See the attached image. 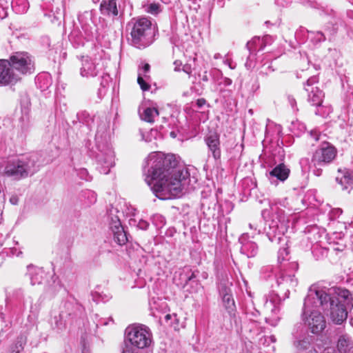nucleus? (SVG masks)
Returning <instances> with one entry per match:
<instances>
[{
  "mask_svg": "<svg viewBox=\"0 0 353 353\" xmlns=\"http://www.w3.org/2000/svg\"><path fill=\"white\" fill-rule=\"evenodd\" d=\"M122 353H139L137 351H135L132 349V347H130V345L126 343L125 345V347L123 350Z\"/></svg>",
  "mask_w": 353,
  "mask_h": 353,
  "instance_id": "a18cd8bd",
  "label": "nucleus"
},
{
  "mask_svg": "<svg viewBox=\"0 0 353 353\" xmlns=\"http://www.w3.org/2000/svg\"><path fill=\"white\" fill-rule=\"evenodd\" d=\"M207 101L203 98L198 99L196 101V105L198 108L201 109L205 105H206Z\"/></svg>",
  "mask_w": 353,
  "mask_h": 353,
  "instance_id": "37998d69",
  "label": "nucleus"
},
{
  "mask_svg": "<svg viewBox=\"0 0 353 353\" xmlns=\"http://www.w3.org/2000/svg\"><path fill=\"white\" fill-rule=\"evenodd\" d=\"M278 263L279 270L281 271L283 274H285L288 269L292 272H296L298 270V263L296 261H289V251L287 248H282L279 250Z\"/></svg>",
  "mask_w": 353,
  "mask_h": 353,
  "instance_id": "f3484780",
  "label": "nucleus"
},
{
  "mask_svg": "<svg viewBox=\"0 0 353 353\" xmlns=\"http://www.w3.org/2000/svg\"><path fill=\"white\" fill-rule=\"evenodd\" d=\"M102 66L88 57H83L80 74L83 77H94L100 74Z\"/></svg>",
  "mask_w": 353,
  "mask_h": 353,
  "instance_id": "dca6fc26",
  "label": "nucleus"
},
{
  "mask_svg": "<svg viewBox=\"0 0 353 353\" xmlns=\"http://www.w3.org/2000/svg\"><path fill=\"white\" fill-rule=\"evenodd\" d=\"M19 199L17 196H12L10 199V202L12 205H17L18 203Z\"/></svg>",
  "mask_w": 353,
  "mask_h": 353,
  "instance_id": "8fccbe9b",
  "label": "nucleus"
},
{
  "mask_svg": "<svg viewBox=\"0 0 353 353\" xmlns=\"http://www.w3.org/2000/svg\"><path fill=\"white\" fill-rule=\"evenodd\" d=\"M301 316L304 324L314 334H319L326 327L325 319L319 310L303 305Z\"/></svg>",
  "mask_w": 353,
  "mask_h": 353,
  "instance_id": "9d476101",
  "label": "nucleus"
},
{
  "mask_svg": "<svg viewBox=\"0 0 353 353\" xmlns=\"http://www.w3.org/2000/svg\"><path fill=\"white\" fill-rule=\"evenodd\" d=\"M109 225L114 241L121 245L125 244L128 241V236L120 219L117 216L112 217Z\"/></svg>",
  "mask_w": 353,
  "mask_h": 353,
  "instance_id": "2eb2a0df",
  "label": "nucleus"
},
{
  "mask_svg": "<svg viewBox=\"0 0 353 353\" xmlns=\"http://www.w3.org/2000/svg\"><path fill=\"white\" fill-rule=\"evenodd\" d=\"M140 116L142 120L152 123L154 122L155 118L159 116V111L156 108H146L142 113H140Z\"/></svg>",
  "mask_w": 353,
  "mask_h": 353,
  "instance_id": "7c9ffc66",
  "label": "nucleus"
},
{
  "mask_svg": "<svg viewBox=\"0 0 353 353\" xmlns=\"http://www.w3.org/2000/svg\"><path fill=\"white\" fill-rule=\"evenodd\" d=\"M42 79L46 81V83H44L43 85H40V88L44 90V89L48 88V86L51 84V78L47 74H41L37 77L38 82L41 81Z\"/></svg>",
  "mask_w": 353,
  "mask_h": 353,
  "instance_id": "58836bf2",
  "label": "nucleus"
},
{
  "mask_svg": "<svg viewBox=\"0 0 353 353\" xmlns=\"http://www.w3.org/2000/svg\"><path fill=\"white\" fill-rule=\"evenodd\" d=\"M182 70H183V71H184L187 74H190V67L188 66V65H184L183 67Z\"/></svg>",
  "mask_w": 353,
  "mask_h": 353,
  "instance_id": "6e6d98bb",
  "label": "nucleus"
},
{
  "mask_svg": "<svg viewBox=\"0 0 353 353\" xmlns=\"http://www.w3.org/2000/svg\"><path fill=\"white\" fill-rule=\"evenodd\" d=\"M150 65L148 63H145L142 68L144 74L148 73L150 71Z\"/></svg>",
  "mask_w": 353,
  "mask_h": 353,
  "instance_id": "603ef678",
  "label": "nucleus"
},
{
  "mask_svg": "<svg viewBox=\"0 0 353 353\" xmlns=\"http://www.w3.org/2000/svg\"><path fill=\"white\" fill-rule=\"evenodd\" d=\"M174 71H180V67L182 65V63L181 61L176 60L174 62Z\"/></svg>",
  "mask_w": 353,
  "mask_h": 353,
  "instance_id": "09e8293b",
  "label": "nucleus"
},
{
  "mask_svg": "<svg viewBox=\"0 0 353 353\" xmlns=\"http://www.w3.org/2000/svg\"><path fill=\"white\" fill-rule=\"evenodd\" d=\"M261 275L267 281H271L272 279H275L278 277L275 276L273 273V268L272 266H266L263 267L261 269Z\"/></svg>",
  "mask_w": 353,
  "mask_h": 353,
  "instance_id": "72a5a7b5",
  "label": "nucleus"
},
{
  "mask_svg": "<svg viewBox=\"0 0 353 353\" xmlns=\"http://www.w3.org/2000/svg\"><path fill=\"white\" fill-rule=\"evenodd\" d=\"M226 83H227L228 85H230V84L232 83V81H231L230 79H228L226 80Z\"/></svg>",
  "mask_w": 353,
  "mask_h": 353,
  "instance_id": "338daca9",
  "label": "nucleus"
},
{
  "mask_svg": "<svg viewBox=\"0 0 353 353\" xmlns=\"http://www.w3.org/2000/svg\"><path fill=\"white\" fill-rule=\"evenodd\" d=\"M249 227L251 229H254L255 230H257L259 233L261 232V227L259 226L258 223H250Z\"/></svg>",
  "mask_w": 353,
  "mask_h": 353,
  "instance_id": "de8ad7c7",
  "label": "nucleus"
},
{
  "mask_svg": "<svg viewBox=\"0 0 353 353\" xmlns=\"http://www.w3.org/2000/svg\"><path fill=\"white\" fill-rule=\"evenodd\" d=\"M152 314H153V316H154L159 317V320H160V321L161 320V316H159L157 315V314L155 312H152Z\"/></svg>",
  "mask_w": 353,
  "mask_h": 353,
  "instance_id": "69168bd1",
  "label": "nucleus"
},
{
  "mask_svg": "<svg viewBox=\"0 0 353 353\" xmlns=\"http://www.w3.org/2000/svg\"><path fill=\"white\" fill-rule=\"evenodd\" d=\"M336 148L329 143H326L325 146L316 150L310 165L314 174L317 176H321L322 167L332 162L336 157Z\"/></svg>",
  "mask_w": 353,
  "mask_h": 353,
  "instance_id": "1a4fd4ad",
  "label": "nucleus"
},
{
  "mask_svg": "<svg viewBox=\"0 0 353 353\" xmlns=\"http://www.w3.org/2000/svg\"><path fill=\"white\" fill-rule=\"evenodd\" d=\"M310 136L312 138H313L315 141H318L319 139V134H317L316 132H313V131H311L310 132Z\"/></svg>",
  "mask_w": 353,
  "mask_h": 353,
  "instance_id": "864d4df0",
  "label": "nucleus"
},
{
  "mask_svg": "<svg viewBox=\"0 0 353 353\" xmlns=\"http://www.w3.org/2000/svg\"><path fill=\"white\" fill-rule=\"evenodd\" d=\"M343 299L348 305H352V297L349 290L336 286L331 288L321 286H312L304 301V306L323 310H328V306L332 305V301L336 297Z\"/></svg>",
  "mask_w": 353,
  "mask_h": 353,
  "instance_id": "f03ea898",
  "label": "nucleus"
},
{
  "mask_svg": "<svg viewBox=\"0 0 353 353\" xmlns=\"http://www.w3.org/2000/svg\"><path fill=\"white\" fill-rule=\"evenodd\" d=\"M129 223L131 225H137V228L141 230H147L149 226L148 222L143 219H140L139 222L137 223L136 219H131Z\"/></svg>",
  "mask_w": 353,
  "mask_h": 353,
  "instance_id": "4c0bfd02",
  "label": "nucleus"
},
{
  "mask_svg": "<svg viewBox=\"0 0 353 353\" xmlns=\"http://www.w3.org/2000/svg\"><path fill=\"white\" fill-rule=\"evenodd\" d=\"M315 114L326 117H327L332 112V108L330 105H325L321 103L320 106H316Z\"/></svg>",
  "mask_w": 353,
  "mask_h": 353,
  "instance_id": "473e14b6",
  "label": "nucleus"
},
{
  "mask_svg": "<svg viewBox=\"0 0 353 353\" xmlns=\"http://www.w3.org/2000/svg\"><path fill=\"white\" fill-rule=\"evenodd\" d=\"M219 290L224 307L230 314H232L234 312L236 306L230 288L221 284L219 287Z\"/></svg>",
  "mask_w": 353,
  "mask_h": 353,
  "instance_id": "412c9836",
  "label": "nucleus"
},
{
  "mask_svg": "<svg viewBox=\"0 0 353 353\" xmlns=\"http://www.w3.org/2000/svg\"><path fill=\"white\" fill-rule=\"evenodd\" d=\"M294 272L288 269L286 273L283 274L280 270L279 276L276 279V285L278 287L281 286L283 290H286L288 292L290 288H294L298 283L297 279L294 278Z\"/></svg>",
  "mask_w": 353,
  "mask_h": 353,
  "instance_id": "6ab92c4d",
  "label": "nucleus"
},
{
  "mask_svg": "<svg viewBox=\"0 0 353 353\" xmlns=\"http://www.w3.org/2000/svg\"><path fill=\"white\" fill-rule=\"evenodd\" d=\"M290 172V170L287 165L279 163L270 172V176L271 178L274 177L281 181H284L288 178Z\"/></svg>",
  "mask_w": 353,
  "mask_h": 353,
  "instance_id": "393cba45",
  "label": "nucleus"
},
{
  "mask_svg": "<svg viewBox=\"0 0 353 353\" xmlns=\"http://www.w3.org/2000/svg\"><path fill=\"white\" fill-rule=\"evenodd\" d=\"M337 347L341 353L350 352L353 349V341L349 335L343 334L338 339Z\"/></svg>",
  "mask_w": 353,
  "mask_h": 353,
  "instance_id": "a878e982",
  "label": "nucleus"
},
{
  "mask_svg": "<svg viewBox=\"0 0 353 353\" xmlns=\"http://www.w3.org/2000/svg\"><path fill=\"white\" fill-rule=\"evenodd\" d=\"M36 159L35 155H32L29 158L9 161L5 167L4 173L17 180L26 178L29 174L32 175L37 170Z\"/></svg>",
  "mask_w": 353,
  "mask_h": 353,
  "instance_id": "20e7f679",
  "label": "nucleus"
},
{
  "mask_svg": "<svg viewBox=\"0 0 353 353\" xmlns=\"http://www.w3.org/2000/svg\"><path fill=\"white\" fill-rule=\"evenodd\" d=\"M341 176L336 177V181L341 184L343 190H347L353 185V174L349 171L341 173Z\"/></svg>",
  "mask_w": 353,
  "mask_h": 353,
  "instance_id": "c756f323",
  "label": "nucleus"
},
{
  "mask_svg": "<svg viewBox=\"0 0 353 353\" xmlns=\"http://www.w3.org/2000/svg\"><path fill=\"white\" fill-rule=\"evenodd\" d=\"M141 75L142 74L139 73L137 82L143 91L149 90V89L150 88V85L143 79Z\"/></svg>",
  "mask_w": 353,
  "mask_h": 353,
  "instance_id": "ea45409f",
  "label": "nucleus"
},
{
  "mask_svg": "<svg viewBox=\"0 0 353 353\" xmlns=\"http://www.w3.org/2000/svg\"><path fill=\"white\" fill-rule=\"evenodd\" d=\"M152 23L146 18L132 21L128 26L131 28L132 43L137 48H145L153 41Z\"/></svg>",
  "mask_w": 353,
  "mask_h": 353,
  "instance_id": "7ed1b4c3",
  "label": "nucleus"
},
{
  "mask_svg": "<svg viewBox=\"0 0 353 353\" xmlns=\"http://www.w3.org/2000/svg\"><path fill=\"white\" fill-rule=\"evenodd\" d=\"M163 318L165 319V321L166 323H168V321L170 320H172V319L176 320V315L175 314H165Z\"/></svg>",
  "mask_w": 353,
  "mask_h": 353,
  "instance_id": "49530a36",
  "label": "nucleus"
},
{
  "mask_svg": "<svg viewBox=\"0 0 353 353\" xmlns=\"http://www.w3.org/2000/svg\"><path fill=\"white\" fill-rule=\"evenodd\" d=\"M352 305H348L344 301L343 299H339L336 297L332 301V305L328 306V310L326 311L330 312V316L332 321L336 323H342L347 317V307H352Z\"/></svg>",
  "mask_w": 353,
  "mask_h": 353,
  "instance_id": "ddd939ff",
  "label": "nucleus"
},
{
  "mask_svg": "<svg viewBox=\"0 0 353 353\" xmlns=\"http://www.w3.org/2000/svg\"><path fill=\"white\" fill-rule=\"evenodd\" d=\"M92 297H93V300L94 301H99L100 295H99V294L97 292H92Z\"/></svg>",
  "mask_w": 353,
  "mask_h": 353,
  "instance_id": "5fc2aeb1",
  "label": "nucleus"
},
{
  "mask_svg": "<svg viewBox=\"0 0 353 353\" xmlns=\"http://www.w3.org/2000/svg\"><path fill=\"white\" fill-rule=\"evenodd\" d=\"M268 339L272 342V343H274L276 339H275V337L274 336H269Z\"/></svg>",
  "mask_w": 353,
  "mask_h": 353,
  "instance_id": "0e129e2a",
  "label": "nucleus"
},
{
  "mask_svg": "<svg viewBox=\"0 0 353 353\" xmlns=\"http://www.w3.org/2000/svg\"><path fill=\"white\" fill-rule=\"evenodd\" d=\"M287 99H288V101L289 104L292 107V108L294 110H296L297 111L298 110V108L296 106V101L295 98L292 95H288Z\"/></svg>",
  "mask_w": 353,
  "mask_h": 353,
  "instance_id": "79ce46f5",
  "label": "nucleus"
},
{
  "mask_svg": "<svg viewBox=\"0 0 353 353\" xmlns=\"http://www.w3.org/2000/svg\"><path fill=\"white\" fill-rule=\"evenodd\" d=\"M27 269L31 285L41 284L45 275L43 270L32 265H28Z\"/></svg>",
  "mask_w": 353,
  "mask_h": 353,
  "instance_id": "b1692460",
  "label": "nucleus"
},
{
  "mask_svg": "<svg viewBox=\"0 0 353 353\" xmlns=\"http://www.w3.org/2000/svg\"><path fill=\"white\" fill-rule=\"evenodd\" d=\"M82 353H90L89 349L84 347L82 350Z\"/></svg>",
  "mask_w": 353,
  "mask_h": 353,
  "instance_id": "680f3d73",
  "label": "nucleus"
},
{
  "mask_svg": "<svg viewBox=\"0 0 353 353\" xmlns=\"http://www.w3.org/2000/svg\"><path fill=\"white\" fill-rule=\"evenodd\" d=\"M263 40H261L259 37L254 38L251 41L247 43V48L249 51H252L254 49V46H260L259 50H262L263 48Z\"/></svg>",
  "mask_w": 353,
  "mask_h": 353,
  "instance_id": "c9c22d12",
  "label": "nucleus"
},
{
  "mask_svg": "<svg viewBox=\"0 0 353 353\" xmlns=\"http://www.w3.org/2000/svg\"><path fill=\"white\" fill-rule=\"evenodd\" d=\"M314 39L317 42H321L325 40V37L321 32H317Z\"/></svg>",
  "mask_w": 353,
  "mask_h": 353,
  "instance_id": "c03bdc74",
  "label": "nucleus"
},
{
  "mask_svg": "<svg viewBox=\"0 0 353 353\" xmlns=\"http://www.w3.org/2000/svg\"><path fill=\"white\" fill-rule=\"evenodd\" d=\"M8 60L21 81L23 77L32 74L35 71L34 59L27 52H16Z\"/></svg>",
  "mask_w": 353,
  "mask_h": 353,
  "instance_id": "0eeeda50",
  "label": "nucleus"
},
{
  "mask_svg": "<svg viewBox=\"0 0 353 353\" xmlns=\"http://www.w3.org/2000/svg\"><path fill=\"white\" fill-rule=\"evenodd\" d=\"M246 237V235L243 234L239 238V241L242 244L241 252L248 258L254 257L258 253V245L254 241H247Z\"/></svg>",
  "mask_w": 353,
  "mask_h": 353,
  "instance_id": "4be33fe9",
  "label": "nucleus"
},
{
  "mask_svg": "<svg viewBox=\"0 0 353 353\" xmlns=\"http://www.w3.org/2000/svg\"><path fill=\"white\" fill-rule=\"evenodd\" d=\"M176 165L173 155L152 152L147 157L143 166L145 180L159 199L179 196L183 190L195 188L198 181L196 171Z\"/></svg>",
  "mask_w": 353,
  "mask_h": 353,
  "instance_id": "f257e3e1",
  "label": "nucleus"
},
{
  "mask_svg": "<svg viewBox=\"0 0 353 353\" xmlns=\"http://www.w3.org/2000/svg\"><path fill=\"white\" fill-rule=\"evenodd\" d=\"M318 83L316 77L309 78L304 85L305 90L307 92V101L312 106H320L323 103L325 97L324 92L316 84Z\"/></svg>",
  "mask_w": 353,
  "mask_h": 353,
  "instance_id": "4468645a",
  "label": "nucleus"
},
{
  "mask_svg": "<svg viewBox=\"0 0 353 353\" xmlns=\"http://www.w3.org/2000/svg\"><path fill=\"white\" fill-rule=\"evenodd\" d=\"M101 9L103 14L117 16L118 14L117 0L103 1L101 4Z\"/></svg>",
  "mask_w": 353,
  "mask_h": 353,
  "instance_id": "cd10ccee",
  "label": "nucleus"
},
{
  "mask_svg": "<svg viewBox=\"0 0 353 353\" xmlns=\"http://www.w3.org/2000/svg\"><path fill=\"white\" fill-rule=\"evenodd\" d=\"M146 11L151 14L157 15L161 11L160 4L152 3L147 7Z\"/></svg>",
  "mask_w": 353,
  "mask_h": 353,
  "instance_id": "e433bc0d",
  "label": "nucleus"
},
{
  "mask_svg": "<svg viewBox=\"0 0 353 353\" xmlns=\"http://www.w3.org/2000/svg\"><path fill=\"white\" fill-rule=\"evenodd\" d=\"M97 148V169L101 174H108L114 165V152L108 143H99Z\"/></svg>",
  "mask_w": 353,
  "mask_h": 353,
  "instance_id": "9b49d317",
  "label": "nucleus"
},
{
  "mask_svg": "<svg viewBox=\"0 0 353 353\" xmlns=\"http://www.w3.org/2000/svg\"><path fill=\"white\" fill-rule=\"evenodd\" d=\"M102 81H101V85L103 88L108 85L109 83L111 81V77L108 74L103 73L101 76Z\"/></svg>",
  "mask_w": 353,
  "mask_h": 353,
  "instance_id": "a19ab883",
  "label": "nucleus"
},
{
  "mask_svg": "<svg viewBox=\"0 0 353 353\" xmlns=\"http://www.w3.org/2000/svg\"><path fill=\"white\" fill-rule=\"evenodd\" d=\"M125 344L130 343V347L143 349L152 343V334L150 329L143 325L130 326L125 330Z\"/></svg>",
  "mask_w": 353,
  "mask_h": 353,
  "instance_id": "6e6552de",
  "label": "nucleus"
},
{
  "mask_svg": "<svg viewBox=\"0 0 353 353\" xmlns=\"http://www.w3.org/2000/svg\"><path fill=\"white\" fill-rule=\"evenodd\" d=\"M265 307L267 309H271V311L272 313V318L273 319V320L277 321L279 319V318L276 316V314L279 311V307L278 306L274 305L273 303L272 302V301H267L265 303Z\"/></svg>",
  "mask_w": 353,
  "mask_h": 353,
  "instance_id": "f704fd0d",
  "label": "nucleus"
},
{
  "mask_svg": "<svg viewBox=\"0 0 353 353\" xmlns=\"http://www.w3.org/2000/svg\"><path fill=\"white\" fill-rule=\"evenodd\" d=\"M202 80L203 81H208V76L206 74V72H205V74L202 77Z\"/></svg>",
  "mask_w": 353,
  "mask_h": 353,
  "instance_id": "052dcab7",
  "label": "nucleus"
},
{
  "mask_svg": "<svg viewBox=\"0 0 353 353\" xmlns=\"http://www.w3.org/2000/svg\"><path fill=\"white\" fill-rule=\"evenodd\" d=\"M195 277H196L195 273L192 272L191 276H190L188 279V281H191Z\"/></svg>",
  "mask_w": 353,
  "mask_h": 353,
  "instance_id": "bf43d9fd",
  "label": "nucleus"
},
{
  "mask_svg": "<svg viewBox=\"0 0 353 353\" xmlns=\"http://www.w3.org/2000/svg\"><path fill=\"white\" fill-rule=\"evenodd\" d=\"M21 83L8 59H0V86L12 88Z\"/></svg>",
  "mask_w": 353,
  "mask_h": 353,
  "instance_id": "f8f14e48",
  "label": "nucleus"
},
{
  "mask_svg": "<svg viewBox=\"0 0 353 353\" xmlns=\"http://www.w3.org/2000/svg\"><path fill=\"white\" fill-rule=\"evenodd\" d=\"M292 334V344L297 353H317L314 348L316 338L310 335L303 325L296 324Z\"/></svg>",
  "mask_w": 353,
  "mask_h": 353,
  "instance_id": "423d86ee",
  "label": "nucleus"
},
{
  "mask_svg": "<svg viewBox=\"0 0 353 353\" xmlns=\"http://www.w3.org/2000/svg\"><path fill=\"white\" fill-rule=\"evenodd\" d=\"M321 235L316 228H312L308 233L307 239L313 245L317 244L320 241Z\"/></svg>",
  "mask_w": 353,
  "mask_h": 353,
  "instance_id": "2f4dec72",
  "label": "nucleus"
},
{
  "mask_svg": "<svg viewBox=\"0 0 353 353\" xmlns=\"http://www.w3.org/2000/svg\"><path fill=\"white\" fill-rule=\"evenodd\" d=\"M214 58L215 59H220V58H221V54H219V53H216V54L214 55Z\"/></svg>",
  "mask_w": 353,
  "mask_h": 353,
  "instance_id": "e2e57ef3",
  "label": "nucleus"
},
{
  "mask_svg": "<svg viewBox=\"0 0 353 353\" xmlns=\"http://www.w3.org/2000/svg\"><path fill=\"white\" fill-rule=\"evenodd\" d=\"M26 343V338L23 336H19L10 346L8 351L1 352V353H21Z\"/></svg>",
  "mask_w": 353,
  "mask_h": 353,
  "instance_id": "c85d7f7f",
  "label": "nucleus"
},
{
  "mask_svg": "<svg viewBox=\"0 0 353 353\" xmlns=\"http://www.w3.org/2000/svg\"><path fill=\"white\" fill-rule=\"evenodd\" d=\"M321 353H334V350H330V349H325Z\"/></svg>",
  "mask_w": 353,
  "mask_h": 353,
  "instance_id": "4d7b16f0",
  "label": "nucleus"
},
{
  "mask_svg": "<svg viewBox=\"0 0 353 353\" xmlns=\"http://www.w3.org/2000/svg\"><path fill=\"white\" fill-rule=\"evenodd\" d=\"M289 228V221L283 212H277L272 214L268 228L265 229V234L270 241L279 244L283 241V236Z\"/></svg>",
  "mask_w": 353,
  "mask_h": 353,
  "instance_id": "39448f33",
  "label": "nucleus"
},
{
  "mask_svg": "<svg viewBox=\"0 0 353 353\" xmlns=\"http://www.w3.org/2000/svg\"><path fill=\"white\" fill-rule=\"evenodd\" d=\"M205 142L213 158L218 160L221 158V152L220 148L219 134L216 132H211L205 137Z\"/></svg>",
  "mask_w": 353,
  "mask_h": 353,
  "instance_id": "aec40b11",
  "label": "nucleus"
},
{
  "mask_svg": "<svg viewBox=\"0 0 353 353\" xmlns=\"http://www.w3.org/2000/svg\"><path fill=\"white\" fill-rule=\"evenodd\" d=\"M60 310L67 311V318L71 320L81 313L82 306L75 301H67L61 306Z\"/></svg>",
  "mask_w": 353,
  "mask_h": 353,
  "instance_id": "5701e85b",
  "label": "nucleus"
},
{
  "mask_svg": "<svg viewBox=\"0 0 353 353\" xmlns=\"http://www.w3.org/2000/svg\"><path fill=\"white\" fill-rule=\"evenodd\" d=\"M79 174H81V176L82 177H84V176H87L88 174V172H87V170L85 169H82V170H80ZM85 179L86 181H88L90 179L87 178V177H85Z\"/></svg>",
  "mask_w": 353,
  "mask_h": 353,
  "instance_id": "3c124183",
  "label": "nucleus"
},
{
  "mask_svg": "<svg viewBox=\"0 0 353 353\" xmlns=\"http://www.w3.org/2000/svg\"><path fill=\"white\" fill-rule=\"evenodd\" d=\"M30 310H31L32 312H34V310H35V311L37 310V308H34V307L32 305V306L30 307Z\"/></svg>",
  "mask_w": 353,
  "mask_h": 353,
  "instance_id": "774afa93",
  "label": "nucleus"
},
{
  "mask_svg": "<svg viewBox=\"0 0 353 353\" xmlns=\"http://www.w3.org/2000/svg\"><path fill=\"white\" fill-rule=\"evenodd\" d=\"M335 212H336V214L340 215L342 214V210L340 208L336 209Z\"/></svg>",
  "mask_w": 353,
  "mask_h": 353,
  "instance_id": "13d9d810",
  "label": "nucleus"
},
{
  "mask_svg": "<svg viewBox=\"0 0 353 353\" xmlns=\"http://www.w3.org/2000/svg\"><path fill=\"white\" fill-rule=\"evenodd\" d=\"M68 314L67 311L65 310L52 312L50 321L52 330L57 332L63 331L66 327L67 323L70 321L67 318Z\"/></svg>",
  "mask_w": 353,
  "mask_h": 353,
  "instance_id": "a211bd4d",
  "label": "nucleus"
},
{
  "mask_svg": "<svg viewBox=\"0 0 353 353\" xmlns=\"http://www.w3.org/2000/svg\"><path fill=\"white\" fill-rule=\"evenodd\" d=\"M52 283L49 282L45 287V293L50 298L54 297L61 288V284L58 277L53 275L51 278Z\"/></svg>",
  "mask_w": 353,
  "mask_h": 353,
  "instance_id": "bb28decb",
  "label": "nucleus"
}]
</instances>
